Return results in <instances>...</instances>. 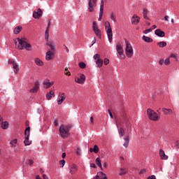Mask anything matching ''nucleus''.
Here are the masks:
<instances>
[{
  "instance_id": "f257e3e1",
  "label": "nucleus",
  "mask_w": 179,
  "mask_h": 179,
  "mask_svg": "<svg viewBox=\"0 0 179 179\" xmlns=\"http://www.w3.org/2000/svg\"><path fill=\"white\" fill-rule=\"evenodd\" d=\"M15 45L17 46L18 50H27V51H31V45L27 43L24 39H20V38H17L14 39Z\"/></svg>"
},
{
  "instance_id": "f03ea898",
  "label": "nucleus",
  "mask_w": 179,
  "mask_h": 179,
  "mask_svg": "<svg viewBox=\"0 0 179 179\" xmlns=\"http://www.w3.org/2000/svg\"><path fill=\"white\" fill-rule=\"evenodd\" d=\"M71 130V127L69 126H65L64 124L61 125L59 127V132L62 138H64V139L66 138L68 136H69V131Z\"/></svg>"
},
{
  "instance_id": "7ed1b4c3",
  "label": "nucleus",
  "mask_w": 179,
  "mask_h": 179,
  "mask_svg": "<svg viewBox=\"0 0 179 179\" xmlns=\"http://www.w3.org/2000/svg\"><path fill=\"white\" fill-rule=\"evenodd\" d=\"M147 114L149 120H151V121H159L160 120V115L151 108L147 110Z\"/></svg>"
},
{
  "instance_id": "20e7f679",
  "label": "nucleus",
  "mask_w": 179,
  "mask_h": 179,
  "mask_svg": "<svg viewBox=\"0 0 179 179\" xmlns=\"http://www.w3.org/2000/svg\"><path fill=\"white\" fill-rule=\"evenodd\" d=\"M116 51L117 52V58H119V59H125V55L124 54V45L122 43H117Z\"/></svg>"
},
{
  "instance_id": "39448f33",
  "label": "nucleus",
  "mask_w": 179,
  "mask_h": 179,
  "mask_svg": "<svg viewBox=\"0 0 179 179\" xmlns=\"http://www.w3.org/2000/svg\"><path fill=\"white\" fill-rule=\"evenodd\" d=\"M125 44L126 48L124 51L126 57H127V58H132V57H134V48H132V45H131L128 41H125Z\"/></svg>"
},
{
  "instance_id": "423d86ee",
  "label": "nucleus",
  "mask_w": 179,
  "mask_h": 179,
  "mask_svg": "<svg viewBox=\"0 0 179 179\" xmlns=\"http://www.w3.org/2000/svg\"><path fill=\"white\" fill-rule=\"evenodd\" d=\"M105 29L106 31V34L108 36L109 43L113 42V29H111V25L110 24V22H105Z\"/></svg>"
},
{
  "instance_id": "0eeeda50",
  "label": "nucleus",
  "mask_w": 179,
  "mask_h": 179,
  "mask_svg": "<svg viewBox=\"0 0 179 179\" xmlns=\"http://www.w3.org/2000/svg\"><path fill=\"white\" fill-rule=\"evenodd\" d=\"M24 143L25 146H29L31 145V141L29 140L30 138V127H28L26 128L25 131H24Z\"/></svg>"
},
{
  "instance_id": "6e6552de",
  "label": "nucleus",
  "mask_w": 179,
  "mask_h": 179,
  "mask_svg": "<svg viewBox=\"0 0 179 179\" xmlns=\"http://www.w3.org/2000/svg\"><path fill=\"white\" fill-rule=\"evenodd\" d=\"M97 6V0H88V12L91 13L96 10Z\"/></svg>"
},
{
  "instance_id": "1a4fd4ad",
  "label": "nucleus",
  "mask_w": 179,
  "mask_h": 179,
  "mask_svg": "<svg viewBox=\"0 0 179 179\" xmlns=\"http://www.w3.org/2000/svg\"><path fill=\"white\" fill-rule=\"evenodd\" d=\"M92 30L94 33H95L96 36L99 37V38H101V31L99 29V26L97 25V22L94 21L92 23Z\"/></svg>"
},
{
  "instance_id": "9d476101",
  "label": "nucleus",
  "mask_w": 179,
  "mask_h": 179,
  "mask_svg": "<svg viewBox=\"0 0 179 179\" xmlns=\"http://www.w3.org/2000/svg\"><path fill=\"white\" fill-rule=\"evenodd\" d=\"M41 83L39 80H36L34 83V87L29 90V93H37L40 90V85Z\"/></svg>"
},
{
  "instance_id": "9b49d317",
  "label": "nucleus",
  "mask_w": 179,
  "mask_h": 179,
  "mask_svg": "<svg viewBox=\"0 0 179 179\" xmlns=\"http://www.w3.org/2000/svg\"><path fill=\"white\" fill-rule=\"evenodd\" d=\"M65 99H66V96H65V93L59 92L57 96V104L59 106H61L62 103L65 101Z\"/></svg>"
},
{
  "instance_id": "f8f14e48",
  "label": "nucleus",
  "mask_w": 179,
  "mask_h": 179,
  "mask_svg": "<svg viewBox=\"0 0 179 179\" xmlns=\"http://www.w3.org/2000/svg\"><path fill=\"white\" fill-rule=\"evenodd\" d=\"M94 59L96 61L98 68H101V66H103V59H100V55L95 54L94 55Z\"/></svg>"
},
{
  "instance_id": "ddd939ff",
  "label": "nucleus",
  "mask_w": 179,
  "mask_h": 179,
  "mask_svg": "<svg viewBox=\"0 0 179 179\" xmlns=\"http://www.w3.org/2000/svg\"><path fill=\"white\" fill-rule=\"evenodd\" d=\"M85 80H86V76L84 74H80V78L77 77L75 78V82L80 83V85L85 83Z\"/></svg>"
},
{
  "instance_id": "4468645a",
  "label": "nucleus",
  "mask_w": 179,
  "mask_h": 179,
  "mask_svg": "<svg viewBox=\"0 0 179 179\" xmlns=\"http://www.w3.org/2000/svg\"><path fill=\"white\" fill-rule=\"evenodd\" d=\"M78 173V166L76 164H72L69 166V173L71 175L76 174Z\"/></svg>"
},
{
  "instance_id": "2eb2a0df",
  "label": "nucleus",
  "mask_w": 179,
  "mask_h": 179,
  "mask_svg": "<svg viewBox=\"0 0 179 179\" xmlns=\"http://www.w3.org/2000/svg\"><path fill=\"white\" fill-rule=\"evenodd\" d=\"M41 16H43V10H41V8H38L37 11H34L33 13V17H34V19H38L41 17Z\"/></svg>"
},
{
  "instance_id": "dca6fc26",
  "label": "nucleus",
  "mask_w": 179,
  "mask_h": 179,
  "mask_svg": "<svg viewBox=\"0 0 179 179\" xmlns=\"http://www.w3.org/2000/svg\"><path fill=\"white\" fill-rule=\"evenodd\" d=\"M141 20V17H138L137 15L134 14L131 17V24L136 25L138 23H139Z\"/></svg>"
},
{
  "instance_id": "f3484780",
  "label": "nucleus",
  "mask_w": 179,
  "mask_h": 179,
  "mask_svg": "<svg viewBox=\"0 0 179 179\" xmlns=\"http://www.w3.org/2000/svg\"><path fill=\"white\" fill-rule=\"evenodd\" d=\"M43 85L45 86V89H50V87L54 85V82H50V80L46 79L43 81Z\"/></svg>"
},
{
  "instance_id": "a211bd4d",
  "label": "nucleus",
  "mask_w": 179,
  "mask_h": 179,
  "mask_svg": "<svg viewBox=\"0 0 179 179\" xmlns=\"http://www.w3.org/2000/svg\"><path fill=\"white\" fill-rule=\"evenodd\" d=\"M159 157L162 160H167L169 159V156L166 155L164 150L162 149L159 150Z\"/></svg>"
},
{
  "instance_id": "6ab92c4d",
  "label": "nucleus",
  "mask_w": 179,
  "mask_h": 179,
  "mask_svg": "<svg viewBox=\"0 0 179 179\" xmlns=\"http://www.w3.org/2000/svg\"><path fill=\"white\" fill-rule=\"evenodd\" d=\"M155 34H156V36H158V37H164V36H166V33L159 29L155 31Z\"/></svg>"
},
{
  "instance_id": "aec40b11",
  "label": "nucleus",
  "mask_w": 179,
  "mask_h": 179,
  "mask_svg": "<svg viewBox=\"0 0 179 179\" xmlns=\"http://www.w3.org/2000/svg\"><path fill=\"white\" fill-rule=\"evenodd\" d=\"M162 111L164 114H165V115H171V114H173V110H171V108H162Z\"/></svg>"
},
{
  "instance_id": "412c9836",
  "label": "nucleus",
  "mask_w": 179,
  "mask_h": 179,
  "mask_svg": "<svg viewBox=\"0 0 179 179\" xmlns=\"http://www.w3.org/2000/svg\"><path fill=\"white\" fill-rule=\"evenodd\" d=\"M52 97H55V92H54V91H50L46 94L47 100H51Z\"/></svg>"
},
{
  "instance_id": "4be33fe9",
  "label": "nucleus",
  "mask_w": 179,
  "mask_h": 179,
  "mask_svg": "<svg viewBox=\"0 0 179 179\" xmlns=\"http://www.w3.org/2000/svg\"><path fill=\"white\" fill-rule=\"evenodd\" d=\"M149 13V10L148 8H143V16L145 20H149V17H148V14Z\"/></svg>"
},
{
  "instance_id": "5701e85b",
  "label": "nucleus",
  "mask_w": 179,
  "mask_h": 179,
  "mask_svg": "<svg viewBox=\"0 0 179 179\" xmlns=\"http://www.w3.org/2000/svg\"><path fill=\"white\" fill-rule=\"evenodd\" d=\"M13 69L15 74L19 73V71H20L19 64H17V63L16 62L14 63V64H13Z\"/></svg>"
},
{
  "instance_id": "b1692460",
  "label": "nucleus",
  "mask_w": 179,
  "mask_h": 179,
  "mask_svg": "<svg viewBox=\"0 0 179 179\" xmlns=\"http://www.w3.org/2000/svg\"><path fill=\"white\" fill-rule=\"evenodd\" d=\"M124 143L123 144V146L125 148H128V145H129V136H126L124 137Z\"/></svg>"
},
{
  "instance_id": "393cba45",
  "label": "nucleus",
  "mask_w": 179,
  "mask_h": 179,
  "mask_svg": "<svg viewBox=\"0 0 179 179\" xmlns=\"http://www.w3.org/2000/svg\"><path fill=\"white\" fill-rule=\"evenodd\" d=\"M22 29L23 27H22L21 26L16 27L13 30L14 34H19V33L22 31Z\"/></svg>"
},
{
  "instance_id": "a878e982",
  "label": "nucleus",
  "mask_w": 179,
  "mask_h": 179,
  "mask_svg": "<svg viewBox=\"0 0 179 179\" xmlns=\"http://www.w3.org/2000/svg\"><path fill=\"white\" fill-rule=\"evenodd\" d=\"M143 40L145 43H152L153 42V39H152V38H150L149 36H146L145 35L143 36Z\"/></svg>"
},
{
  "instance_id": "bb28decb",
  "label": "nucleus",
  "mask_w": 179,
  "mask_h": 179,
  "mask_svg": "<svg viewBox=\"0 0 179 179\" xmlns=\"http://www.w3.org/2000/svg\"><path fill=\"white\" fill-rule=\"evenodd\" d=\"M103 13H104V1L101 0V5H100L99 14L103 15Z\"/></svg>"
},
{
  "instance_id": "cd10ccee",
  "label": "nucleus",
  "mask_w": 179,
  "mask_h": 179,
  "mask_svg": "<svg viewBox=\"0 0 179 179\" xmlns=\"http://www.w3.org/2000/svg\"><path fill=\"white\" fill-rule=\"evenodd\" d=\"M52 51H48L46 52V56H45V59L46 61H51V56L52 55Z\"/></svg>"
},
{
  "instance_id": "c85d7f7f",
  "label": "nucleus",
  "mask_w": 179,
  "mask_h": 179,
  "mask_svg": "<svg viewBox=\"0 0 179 179\" xmlns=\"http://www.w3.org/2000/svg\"><path fill=\"white\" fill-rule=\"evenodd\" d=\"M8 127H9V123L7 121L1 122L2 129H8Z\"/></svg>"
},
{
  "instance_id": "c756f323",
  "label": "nucleus",
  "mask_w": 179,
  "mask_h": 179,
  "mask_svg": "<svg viewBox=\"0 0 179 179\" xmlns=\"http://www.w3.org/2000/svg\"><path fill=\"white\" fill-rule=\"evenodd\" d=\"M46 44L48 45V47H50L52 51H55V44L52 42H48Z\"/></svg>"
},
{
  "instance_id": "7c9ffc66",
  "label": "nucleus",
  "mask_w": 179,
  "mask_h": 179,
  "mask_svg": "<svg viewBox=\"0 0 179 179\" xmlns=\"http://www.w3.org/2000/svg\"><path fill=\"white\" fill-rule=\"evenodd\" d=\"M35 64L38 65V66H43V65H44V64L43 63V61H41V59L37 57L35 59Z\"/></svg>"
},
{
  "instance_id": "2f4dec72",
  "label": "nucleus",
  "mask_w": 179,
  "mask_h": 179,
  "mask_svg": "<svg viewBox=\"0 0 179 179\" xmlns=\"http://www.w3.org/2000/svg\"><path fill=\"white\" fill-rule=\"evenodd\" d=\"M118 134H119L120 138H122V136H124V135H125V130H124V129L122 127H121L118 129Z\"/></svg>"
},
{
  "instance_id": "473e14b6",
  "label": "nucleus",
  "mask_w": 179,
  "mask_h": 179,
  "mask_svg": "<svg viewBox=\"0 0 179 179\" xmlns=\"http://www.w3.org/2000/svg\"><path fill=\"white\" fill-rule=\"evenodd\" d=\"M127 173H128V171H127V169L120 168V173H119V176H125Z\"/></svg>"
},
{
  "instance_id": "72a5a7b5",
  "label": "nucleus",
  "mask_w": 179,
  "mask_h": 179,
  "mask_svg": "<svg viewBox=\"0 0 179 179\" xmlns=\"http://www.w3.org/2000/svg\"><path fill=\"white\" fill-rule=\"evenodd\" d=\"M11 145V148H16V145H17V139L15 138L10 142Z\"/></svg>"
},
{
  "instance_id": "f704fd0d",
  "label": "nucleus",
  "mask_w": 179,
  "mask_h": 179,
  "mask_svg": "<svg viewBox=\"0 0 179 179\" xmlns=\"http://www.w3.org/2000/svg\"><path fill=\"white\" fill-rule=\"evenodd\" d=\"M157 45H159V47L160 48H164V47H166V45H167V43L164 42V41H161V42H158Z\"/></svg>"
},
{
  "instance_id": "c9c22d12",
  "label": "nucleus",
  "mask_w": 179,
  "mask_h": 179,
  "mask_svg": "<svg viewBox=\"0 0 179 179\" xmlns=\"http://www.w3.org/2000/svg\"><path fill=\"white\" fill-rule=\"evenodd\" d=\"M95 163L96 166H99L100 169H101L102 165H101V160L100 159V157H97L95 160Z\"/></svg>"
},
{
  "instance_id": "e433bc0d",
  "label": "nucleus",
  "mask_w": 179,
  "mask_h": 179,
  "mask_svg": "<svg viewBox=\"0 0 179 179\" xmlns=\"http://www.w3.org/2000/svg\"><path fill=\"white\" fill-rule=\"evenodd\" d=\"M110 19L115 23L117 22V15L114 13H110Z\"/></svg>"
},
{
  "instance_id": "4c0bfd02",
  "label": "nucleus",
  "mask_w": 179,
  "mask_h": 179,
  "mask_svg": "<svg viewBox=\"0 0 179 179\" xmlns=\"http://www.w3.org/2000/svg\"><path fill=\"white\" fill-rule=\"evenodd\" d=\"M50 37V29H46L45 32V41H48V38Z\"/></svg>"
},
{
  "instance_id": "58836bf2",
  "label": "nucleus",
  "mask_w": 179,
  "mask_h": 179,
  "mask_svg": "<svg viewBox=\"0 0 179 179\" xmlns=\"http://www.w3.org/2000/svg\"><path fill=\"white\" fill-rule=\"evenodd\" d=\"M78 66L80 68H81V69H85V68H86V64H85V62H80L79 64H78Z\"/></svg>"
},
{
  "instance_id": "ea45409f",
  "label": "nucleus",
  "mask_w": 179,
  "mask_h": 179,
  "mask_svg": "<svg viewBox=\"0 0 179 179\" xmlns=\"http://www.w3.org/2000/svg\"><path fill=\"white\" fill-rule=\"evenodd\" d=\"M93 150L95 153H99V146L97 145H94Z\"/></svg>"
},
{
  "instance_id": "a19ab883",
  "label": "nucleus",
  "mask_w": 179,
  "mask_h": 179,
  "mask_svg": "<svg viewBox=\"0 0 179 179\" xmlns=\"http://www.w3.org/2000/svg\"><path fill=\"white\" fill-rule=\"evenodd\" d=\"M164 62L165 65H170V58H166Z\"/></svg>"
},
{
  "instance_id": "79ce46f5",
  "label": "nucleus",
  "mask_w": 179,
  "mask_h": 179,
  "mask_svg": "<svg viewBox=\"0 0 179 179\" xmlns=\"http://www.w3.org/2000/svg\"><path fill=\"white\" fill-rule=\"evenodd\" d=\"M59 165H60V167H64V166H65V160H60L59 161Z\"/></svg>"
},
{
  "instance_id": "37998d69",
  "label": "nucleus",
  "mask_w": 179,
  "mask_h": 179,
  "mask_svg": "<svg viewBox=\"0 0 179 179\" xmlns=\"http://www.w3.org/2000/svg\"><path fill=\"white\" fill-rule=\"evenodd\" d=\"M153 30V29H145L143 33L144 34H148V33H150V31H152Z\"/></svg>"
},
{
  "instance_id": "c03bdc74",
  "label": "nucleus",
  "mask_w": 179,
  "mask_h": 179,
  "mask_svg": "<svg viewBox=\"0 0 179 179\" xmlns=\"http://www.w3.org/2000/svg\"><path fill=\"white\" fill-rule=\"evenodd\" d=\"M103 64H104V65H108V64H110V60L107 58H105Z\"/></svg>"
},
{
  "instance_id": "a18cd8bd",
  "label": "nucleus",
  "mask_w": 179,
  "mask_h": 179,
  "mask_svg": "<svg viewBox=\"0 0 179 179\" xmlns=\"http://www.w3.org/2000/svg\"><path fill=\"white\" fill-rule=\"evenodd\" d=\"M28 164L29 166H33V164H34V162L33 161V159H29Z\"/></svg>"
},
{
  "instance_id": "49530a36",
  "label": "nucleus",
  "mask_w": 179,
  "mask_h": 179,
  "mask_svg": "<svg viewBox=\"0 0 179 179\" xmlns=\"http://www.w3.org/2000/svg\"><path fill=\"white\" fill-rule=\"evenodd\" d=\"M169 58H174L175 59H177V55L171 54L170 55Z\"/></svg>"
},
{
  "instance_id": "de8ad7c7",
  "label": "nucleus",
  "mask_w": 179,
  "mask_h": 179,
  "mask_svg": "<svg viewBox=\"0 0 179 179\" xmlns=\"http://www.w3.org/2000/svg\"><path fill=\"white\" fill-rule=\"evenodd\" d=\"M90 122L92 125L94 124V118L93 117V116L90 117Z\"/></svg>"
},
{
  "instance_id": "09e8293b",
  "label": "nucleus",
  "mask_w": 179,
  "mask_h": 179,
  "mask_svg": "<svg viewBox=\"0 0 179 179\" xmlns=\"http://www.w3.org/2000/svg\"><path fill=\"white\" fill-rule=\"evenodd\" d=\"M145 173H146V169H141L139 171V174L142 175V174H145Z\"/></svg>"
},
{
  "instance_id": "8fccbe9b",
  "label": "nucleus",
  "mask_w": 179,
  "mask_h": 179,
  "mask_svg": "<svg viewBox=\"0 0 179 179\" xmlns=\"http://www.w3.org/2000/svg\"><path fill=\"white\" fill-rule=\"evenodd\" d=\"M76 154L80 156V148H77Z\"/></svg>"
},
{
  "instance_id": "3c124183",
  "label": "nucleus",
  "mask_w": 179,
  "mask_h": 179,
  "mask_svg": "<svg viewBox=\"0 0 179 179\" xmlns=\"http://www.w3.org/2000/svg\"><path fill=\"white\" fill-rule=\"evenodd\" d=\"M50 27H51V20H49L46 29L50 30Z\"/></svg>"
},
{
  "instance_id": "603ef678",
  "label": "nucleus",
  "mask_w": 179,
  "mask_h": 179,
  "mask_svg": "<svg viewBox=\"0 0 179 179\" xmlns=\"http://www.w3.org/2000/svg\"><path fill=\"white\" fill-rule=\"evenodd\" d=\"M108 111L110 118H114V116H113V113H111V110L108 109Z\"/></svg>"
},
{
  "instance_id": "864d4df0",
  "label": "nucleus",
  "mask_w": 179,
  "mask_h": 179,
  "mask_svg": "<svg viewBox=\"0 0 179 179\" xmlns=\"http://www.w3.org/2000/svg\"><path fill=\"white\" fill-rule=\"evenodd\" d=\"M15 63L16 62L13 61V59L8 60V64H12L13 65H14Z\"/></svg>"
},
{
  "instance_id": "5fc2aeb1",
  "label": "nucleus",
  "mask_w": 179,
  "mask_h": 179,
  "mask_svg": "<svg viewBox=\"0 0 179 179\" xmlns=\"http://www.w3.org/2000/svg\"><path fill=\"white\" fill-rule=\"evenodd\" d=\"M163 64H164V59H160L159 61V65H163Z\"/></svg>"
},
{
  "instance_id": "6e6d98bb",
  "label": "nucleus",
  "mask_w": 179,
  "mask_h": 179,
  "mask_svg": "<svg viewBox=\"0 0 179 179\" xmlns=\"http://www.w3.org/2000/svg\"><path fill=\"white\" fill-rule=\"evenodd\" d=\"M101 19H103V14H99V22H101Z\"/></svg>"
},
{
  "instance_id": "4d7b16f0",
  "label": "nucleus",
  "mask_w": 179,
  "mask_h": 179,
  "mask_svg": "<svg viewBox=\"0 0 179 179\" xmlns=\"http://www.w3.org/2000/svg\"><path fill=\"white\" fill-rule=\"evenodd\" d=\"M62 159H65V157H66V153L63 152L62 155Z\"/></svg>"
},
{
  "instance_id": "13d9d810",
  "label": "nucleus",
  "mask_w": 179,
  "mask_h": 179,
  "mask_svg": "<svg viewBox=\"0 0 179 179\" xmlns=\"http://www.w3.org/2000/svg\"><path fill=\"white\" fill-rule=\"evenodd\" d=\"M122 117H123V118H124V120H128V117H127L126 113H123Z\"/></svg>"
},
{
  "instance_id": "bf43d9fd",
  "label": "nucleus",
  "mask_w": 179,
  "mask_h": 179,
  "mask_svg": "<svg viewBox=\"0 0 179 179\" xmlns=\"http://www.w3.org/2000/svg\"><path fill=\"white\" fill-rule=\"evenodd\" d=\"M90 167H92V169H96V164H90Z\"/></svg>"
},
{
  "instance_id": "052dcab7",
  "label": "nucleus",
  "mask_w": 179,
  "mask_h": 179,
  "mask_svg": "<svg viewBox=\"0 0 179 179\" xmlns=\"http://www.w3.org/2000/svg\"><path fill=\"white\" fill-rule=\"evenodd\" d=\"M92 45L96 44V38H94V40L92 41Z\"/></svg>"
},
{
  "instance_id": "680f3d73",
  "label": "nucleus",
  "mask_w": 179,
  "mask_h": 179,
  "mask_svg": "<svg viewBox=\"0 0 179 179\" xmlns=\"http://www.w3.org/2000/svg\"><path fill=\"white\" fill-rule=\"evenodd\" d=\"M164 20H166V22H169V16L168 15L164 16Z\"/></svg>"
},
{
  "instance_id": "e2e57ef3",
  "label": "nucleus",
  "mask_w": 179,
  "mask_h": 179,
  "mask_svg": "<svg viewBox=\"0 0 179 179\" xmlns=\"http://www.w3.org/2000/svg\"><path fill=\"white\" fill-rule=\"evenodd\" d=\"M43 179H48V177L47 176V175L43 174Z\"/></svg>"
},
{
  "instance_id": "0e129e2a",
  "label": "nucleus",
  "mask_w": 179,
  "mask_h": 179,
  "mask_svg": "<svg viewBox=\"0 0 179 179\" xmlns=\"http://www.w3.org/2000/svg\"><path fill=\"white\" fill-rule=\"evenodd\" d=\"M64 48H65L66 52H69V49L68 48V47L64 45Z\"/></svg>"
},
{
  "instance_id": "69168bd1",
  "label": "nucleus",
  "mask_w": 179,
  "mask_h": 179,
  "mask_svg": "<svg viewBox=\"0 0 179 179\" xmlns=\"http://www.w3.org/2000/svg\"><path fill=\"white\" fill-rule=\"evenodd\" d=\"M103 166L105 167V169H107V167H108V164H107V163L105 162Z\"/></svg>"
},
{
  "instance_id": "338daca9",
  "label": "nucleus",
  "mask_w": 179,
  "mask_h": 179,
  "mask_svg": "<svg viewBox=\"0 0 179 179\" xmlns=\"http://www.w3.org/2000/svg\"><path fill=\"white\" fill-rule=\"evenodd\" d=\"M90 153H93V152H94L93 148H90Z\"/></svg>"
},
{
  "instance_id": "774afa93",
  "label": "nucleus",
  "mask_w": 179,
  "mask_h": 179,
  "mask_svg": "<svg viewBox=\"0 0 179 179\" xmlns=\"http://www.w3.org/2000/svg\"><path fill=\"white\" fill-rule=\"evenodd\" d=\"M145 24H146L148 26H150V22H145Z\"/></svg>"
}]
</instances>
